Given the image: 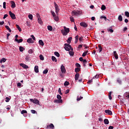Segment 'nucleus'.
I'll list each match as a JSON object with an SVG mask.
<instances>
[{
  "label": "nucleus",
  "instance_id": "f257e3e1",
  "mask_svg": "<svg viewBox=\"0 0 129 129\" xmlns=\"http://www.w3.org/2000/svg\"><path fill=\"white\" fill-rule=\"evenodd\" d=\"M70 32V29L69 28L66 27V26H63V29L60 31L63 36H67L68 34Z\"/></svg>",
  "mask_w": 129,
  "mask_h": 129
},
{
  "label": "nucleus",
  "instance_id": "f03ea898",
  "mask_svg": "<svg viewBox=\"0 0 129 129\" xmlns=\"http://www.w3.org/2000/svg\"><path fill=\"white\" fill-rule=\"evenodd\" d=\"M29 100L31 102H32L36 105H39V104L40 103V101L36 99H29Z\"/></svg>",
  "mask_w": 129,
  "mask_h": 129
},
{
  "label": "nucleus",
  "instance_id": "7ed1b4c3",
  "mask_svg": "<svg viewBox=\"0 0 129 129\" xmlns=\"http://www.w3.org/2000/svg\"><path fill=\"white\" fill-rule=\"evenodd\" d=\"M54 8L56 10V15L58 14L59 11H60V9H59L58 5H57V4L54 3Z\"/></svg>",
  "mask_w": 129,
  "mask_h": 129
},
{
  "label": "nucleus",
  "instance_id": "20e7f679",
  "mask_svg": "<svg viewBox=\"0 0 129 129\" xmlns=\"http://www.w3.org/2000/svg\"><path fill=\"white\" fill-rule=\"evenodd\" d=\"M9 15L10 16L11 18H12V19L15 20L16 19V15L12 13L11 11H9Z\"/></svg>",
  "mask_w": 129,
  "mask_h": 129
},
{
  "label": "nucleus",
  "instance_id": "39448f33",
  "mask_svg": "<svg viewBox=\"0 0 129 129\" xmlns=\"http://www.w3.org/2000/svg\"><path fill=\"white\" fill-rule=\"evenodd\" d=\"M60 71H61L62 74H64L65 72H66V70L63 64L60 67Z\"/></svg>",
  "mask_w": 129,
  "mask_h": 129
},
{
  "label": "nucleus",
  "instance_id": "423d86ee",
  "mask_svg": "<svg viewBox=\"0 0 129 129\" xmlns=\"http://www.w3.org/2000/svg\"><path fill=\"white\" fill-rule=\"evenodd\" d=\"M20 66L23 68V69H27L29 68V67L28 66L23 63H20Z\"/></svg>",
  "mask_w": 129,
  "mask_h": 129
},
{
  "label": "nucleus",
  "instance_id": "0eeeda50",
  "mask_svg": "<svg viewBox=\"0 0 129 129\" xmlns=\"http://www.w3.org/2000/svg\"><path fill=\"white\" fill-rule=\"evenodd\" d=\"M80 26L83 27L84 28H86L88 26L87 24L84 22L80 23Z\"/></svg>",
  "mask_w": 129,
  "mask_h": 129
},
{
  "label": "nucleus",
  "instance_id": "6e6552de",
  "mask_svg": "<svg viewBox=\"0 0 129 129\" xmlns=\"http://www.w3.org/2000/svg\"><path fill=\"white\" fill-rule=\"evenodd\" d=\"M11 4L12 5L11 7H12V9L16 8V4L15 3L14 1H11Z\"/></svg>",
  "mask_w": 129,
  "mask_h": 129
},
{
  "label": "nucleus",
  "instance_id": "1a4fd4ad",
  "mask_svg": "<svg viewBox=\"0 0 129 129\" xmlns=\"http://www.w3.org/2000/svg\"><path fill=\"white\" fill-rule=\"evenodd\" d=\"M105 113L108 114L109 115H112V111H111V110H105Z\"/></svg>",
  "mask_w": 129,
  "mask_h": 129
},
{
  "label": "nucleus",
  "instance_id": "9d476101",
  "mask_svg": "<svg viewBox=\"0 0 129 129\" xmlns=\"http://www.w3.org/2000/svg\"><path fill=\"white\" fill-rule=\"evenodd\" d=\"M53 102H54L55 103H62L63 102V100H62V99H57L54 100Z\"/></svg>",
  "mask_w": 129,
  "mask_h": 129
},
{
  "label": "nucleus",
  "instance_id": "9b49d317",
  "mask_svg": "<svg viewBox=\"0 0 129 129\" xmlns=\"http://www.w3.org/2000/svg\"><path fill=\"white\" fill-rule=\"evenodd\" d=\"M112 28V26L110 27V28L107 29V31H108V32H110L111 33H113L114 31Z\"/></svg>",
  "mask_w": 129,
  "mask_h": 129
},
{
  "label": "nucleus",
  "instance_id": "f8f14e48",
  "mask_svg": "<svg viewBox=\"0 0 129 129\" xmlns=\"http://www.w3.org/2000/svg\"><path fill=\"white\" fill-rule=\"evenodd\" d=\"M79 76H80V74L79 73H77L76 74H75V81H78V80H79Z\"/></svg>",
  "mask_w": 129,
  "mask_h": 129
},
{
  "label": "nucleus",
  "instance_id": "ddd939ff",
  "mask_svg": "<svg viewBox=\"0 0 129 129\" xmlns=\"http://www.w3.org/2000/svg\"><path fill=\"white\" fill-rule=\"evenodd\" d=\"M72 14L74 16H78L79 15V12L73 11L72 12Z\"/></svg>",
  "mask_w": 129,
  "mask_h": 129
},
{
  "label": "nucleus",
  "instance_id": "4468645a",
  "mask_svg": "<svg viewBox=\"0 0 129 129\" xmlns=\"http://www.w3.org/2000/svg\"><path fill=\"white\" fill-rule=\"evenodd\" d=\"M34 71H35V72H36V73H39V67H38V66H35Z\"/></svg>",
  "mask_w": 129,
  "mask_h": 129
},
{
  "label": "nucleus",
  "instance_id": "2eb2a0df",
  "mask_svg": "<svg viewBox=\"0 0 129 129\" xmlns=\"http://www.w3.org/2000/svg\"><path fill=\"white\" fill-rule=\"evenodd\" d=\"M48 127H49V128L54 129V125H53V123H50L48 126L46 127V128H48Z\"/></svg>",
  "mask_w": 129,
  "mask_h": 129
},
{
  "label": "nucleus",
  "instance_id": "dca6fc26",
  "mask_svg": "<svg viewBox=\"0 0 129 129\" xmlns=\"http://www.w3.org/2000/svg\"><path fill=\"white\" fill-rule=\"evenodd\" d=\"M113 55L115 59H118V54H117V53H116V51H113Z\"/></svg>",
  "mask_w": 129,
  "mask_h": 129
},
{
  "label": "nucleus",
  "instance_id": "f3484780",
  "mask_svg": "<svg viewBox=\"0 0 129 129\" xmlns=\"http://www.w3.org/2000/svg\"><path fill=\"white\" fill-rule=\"evenodd\" d=\"M27 42L28 43H33L34 41L31 38H29V39H27Z\"/></svg>",
  "mask_w": 129,
  "mask_h": 129
},
{
  "label": "nucleus",
  "instance_id": "a211bd4d",
  "mask_svg": "<svg viewBox=\"0 0 129 129\" xmlns=\"http://www.w3.org/2000/svg\"><path fill=\"white\" fill-rule=\"evenodd\" d=\"M72 37H70L69 38H68V39L67 40V42H68V43L70 44L71 42H72Z\"/></svg>",
  "mask_w": 129,
  "mask_h": 129
},
{
  "label": "nucleus",
  "instance_id": "6ab92c4d",
  "mask_svg": "<svg viewBox=\"0 0 129 129\" xmlns=\"http://www.w3.org/2000/svg\"><path fill=\"white\" fill-rule=\"evenodd\" d=\"M64 46H65L64 47H68V48L72 49V46L70 44H69L68 43H65Z\"/></svg>",
  "mask_w": 129,
  "mask_h": 129
},
{
  "label": "nucleus",
  "instance_id": "aec40b11",
  "mask_svg": "<svg viewBox=\"0 0 129 129\" xmlns=\"http://www.w3.org/2000/svg\"><path fill=\"white\" fill-rule=\"evenodd\" d=\"M75 43L76 44L78 42V41H79V35H77L75 37Z\"/></svg>",
  "mask_w": 129,
  "mask_h": 129
},
{
  "label": "nucleus",
  "instance_id": "412c9836",
  "mask_svg": "<svg viewBox=\"0 0 129 129\" xmlns=\"http://www.w3.org/2000/svg\"><path fill=\"white\" fill-rule=\"evenodd\" d=\"M39 45H40L41 46H43L44 45V43H43V40H39Z\"/></svg>",
  "mask_w": 129,
  "mask_h": 129
},
{
  "label": "nucleus",
  "instance_id": "4be33fe9",
  "mask_svg": "<svg viewBox=\"0 0 129 129\" xmlns=\"http://www.w3.org/2000/svg\"><path fill=\"white\" fill-rule=\"evenodd\" d=\"M64 49L66 51H70L71 50H72V51L73 50V48H69L68 47H64Z\"/></svg>",
  "mask_w": 129,
  "mask_h": 129
},
{
  "label": "nucleus",
  "instance_id": "5701e85b",
  "mask_svg": "<svg viewBox=\"0 0 129 129\" xmlns=\"http://www.w3.org/2000/svg\"><path fill=\"white\" fill-rule=\"evenodd\" d=\"M47 29L49 31H52L53 30V27L51 26H47Z\"/></svg>",
  "mask_w": 129,
  "mask_h": 129
},
{
  "label": "nucleus",
  "instance_id": "b1692460",
  "mask_svg": "<svg viewBox=\"0 0 129 129\" xmlns=\"http://www.w3.org/2000/svg\"><path fill=\"white\" fill-rule=\"evenodd\" d=\"M89 53V51L87 50L86 51L84 52L82 54V56L85 57L87 55V53Z\"/></svg>",
  "mask_w": 129,
  "mask_h": 129
},
{
  "label": "nucleus",
  "instance_id": "393cba45",
  "mask_svg": "<svg viewBox=\"0 0 129 129\" xmlns=\"http://www.w3.org/2000/svg\"><path fill=\"white\" fill-rule=\"evenodd\" d=\"M24 50H25L24 47H23V46L19 47V51H20V52H23V51Z\"/></svg>",
  "mask_w": 129,
  "mask_h": 129
},
{
  "label": "nucleus",
  "instance_id": "a878e982",
  "mask_svg": "<svg viewBox=\"0 0 129 129\" xmlns=\"http://www.w3.org/2000/svg\"><path fill=\"white\" fill-rule=\"evenodd\" d=\"M104 123L105 124H109V120L108 119H104Z\"/></svg>",
  "mask_w": 129,
  "mask_h": 129
},
{
  "label": "nucleus",
  "instance_id": "bb28decb",
  "mask_svg": "<svg viewBox=\"0 0 129 129\" xmlns=\"http://www.w3.org/2000/svg\"><path fill=\"white\" fill-rule=\"evenodd\" d=\"M52 60H53V61H55L56 62H57V58H56V57H55V56H52L51 57Z\"/></svg>",
  "mask_w": 129,
  "mask_h": 129
},
{
  "label": "nucleus",
  "instance_id": "cd10ccee",
  "mask_svg": "<svg viewBox=\"0 0 129 129\" xmlns=\"http://www.w3.org/2000/svg\"><path fill=\"white\" fill-rule=\"evenodd\" d=\"M38 23H39V24L41 25L43 24V21H42L41 18L37 19Z\"/></svg>",
  "mask_w": 129,
  "mask_h": 129
},
{
  "label": "nucleus",
  "instance_id": "c85d7f7f",
  "mask_svg": "<svg viewBox=\"0 0 129 129\" xmlns=\"http://www.w3.org/2000/svg\"><path fill=\"white\" fill-rule=\"evenodd\" d=\"M54 55H56V56L57 57H60V54L57 51L54 52Z\"/></svg>",
  "mask_w": 129,
  "mask_h": 129
},
{
  "label": "nucleus",
  "instance_id": "c756f323",
  "mask_svg": "<svg viewBox=\"0 0 129 129\" xmlns=\"http://www.w3.org/2000/svg\"><path fill=\"white\" fill-rule=\"evenodd\" d=\"M6 61V59L5 58H2L0 60V63H2L3 62H5Z\"/></svg>",
  "mask_w": 129,
  "mask_h": 129
},
{
  "label": "nucleus",
  "instance_id": "7c9ffc66",
  "mask_svg": "<svg viewBox=\"0 0 129 129\" xmlns=\"http://www.w3.org/2000/svg\"><path fill=\"white\" fill-rule=\"evenodd\" d=\"M118 20H119V22H122V16L119 15V17H118Z\"/></svg>",
  "mask_w": 129,
  "mask_h": 129
},
{
  "label": "nucleus",
  "instance_id": "2f4dec72",
  "mask_svg": "<svg viewBox=\"0 0 129 129\" xmlns=\"http://www.w3.org/2000/svg\"><path fill=\"white\" fill-rule=\"evenodd\" d=\"M16 28L19 30V31L20 32L22 31L21 28L20 27V26L18 25H16Z\"/></svg>",
  "mask_w": 129,
  "mask_h": 129
},
{
  "label": "nucleus",
  "instance_id": "473e14b6",
  "mask_svg": "<svg viewBox=\"0 0 129 129\" xmlns=\"http://www.w3.org/2000/svg\"><path fill=\"white\" fill-rule=\"evenodd\" d=\"M81 71V69L79 68H77L75 69V73H78Z\"/></svg>",
  "mask_w": 129,
  "mask_h": 129
},
{
  "label": "nucleus",
  "instance_id": "72a5a7b5",
  "mask_svg": "<svg viewBox=\"0 0 129 129\" xmlns=\"http://www.w3.org/2000/svg\"><path fill=\"white\" fill-rule=\"evenodd\" d=\"M6 29L9 30V32L10 33L12 32L11 29L10 28V27H9L8 26H6Z\"/></svg>",
  "mask_w": 129,
  "mask_h": 129
},
{
  "label": "nucleus",
  "instance_id": "f704fd0d",
  "mask_svg": "<svg viewBox=\"0 0 129 129\" xmlns=\"http://www.w3.org/2000/svg\"><path fill=\"white\" fill-rule=\"evenodd\" d=\"M27 113V111L25 110H22V111H21V114H24Z\"/></svg>",
  "mask_w": 129,
  "mask_h": 129
},
{
  "label": "nucleus",
  "instance_id": "c9c22d12",
  "mask_svg": "<svg viewBox=\"0 0 129 129\" xmlns=\"http://www.w3.org/2000/svg\"><path fill=\"white\" fill-rule=\"evenodd\" d=\"M39 59H40L41 60H44V57L43 56V55L42 54L39 55Z\"/></svg>",
  "mask_w": 129,
  "mask_h": 129
},
{
  "label": "nucleus",
  "instance_id": "e433bc0d",
  "mask_svg": "<svg viewBox=\"0 0 129 129\" xmlns=\"http://www.w3.org/2000/svg\"><path fill=\"white\" fill-rule=\"evenodd\" d=\"M53 17L54 18V19L55 21H56V22L58 21V20H59L58 17H57V16H54Z\"/></svg>",
  "mask_w": 129,
  "mask_h": 129
},
{
  "label": "nucleus",
  "instance_id": "4c0bfd02",
  "mask_svg": "<svg viewBox=\"0 0 129 129\" xmlns=\"http://www.w3.org/2000/svg\"><path fill=\"white\" fill-rule=\"evenodd\" d=\"M98 50H99V52H102V46H101L100 45H98Z\"/></svg>",
  "mask_w": 129,
  "mask_h": 129
},
{
  "label": "nucleus",
  "instance_id": "58836bf2",
  "mask_svg": "<svg viewBox=\"0 0 129 129\" xmlns=\"http://www.w3.org/2000/svg\"><path fill=\"white\" fill-rule=\"evenodd\" d=\"M26 25H27L28 27H30L31 26L30 22L29 21H26Z\"/></svg>",
  "mask_w": 129,
  "mask_h": 129
},
{
  "label": "nucleus",
  "instance_id": "ea45409f",
  "mask_svg": "<svg viewBox=\"0 0 129 129\" xmlns=\"http://www.w3.org/2000/svg\"><path fill=\"white\" fill-rule=\"evenodd\" d=\"M117 83H119V84H122V81H121L120 79H117Z\"/></svg>",
  "mask_w": 129,
  "mask_h": 129
},
{
  "label": "nucleus",
  "instance_id": "a19ab883",
  "mask_svg": "<svg viewBox=\"0 0 129 129\" xmlns=\"http://www.w3.org/2000/svg\"><path fill=\"white\" fill-rule=\"evenodd\" d=\"M69 82L68 81H66L64 82V84H63V85H64V86H68L69 85Z\"/></svg>",
  "mask_w": 129,
  "mask_h": 129
},
{
  "label": "nucleus",
  "instance_id": "79ce46f5",
  "mask_svg": "<svg viewBox=\"0 0 129 129\" xmlns=\"http://www.w3.org/2000/svg\"><path fill=\"white\" fill-rule=\"evenodd\" d=\"M58 93H59V95H62L63 94L61 93V89L60 88H59L58 90Z\"/></svg>",
  "mask_w": 129,
  "mask_h": 129
},
{
  "label": "nucleus",
  "instance_id": "37998d69",
  "mask_svg": "<svg viewBox=\"0 0 129 129\" xmlns=\"http://www.w3.org/2000/svg\"><path fill=\"white\" fill-rule=\"evenodd\" d=\"M124 14H125V16H126V17L129 18V12H125Z\"/></svg>",
  "mask_w": 129,
  "mask_h": 129
},
{
  "label": "nucleus",
  "instance_id": "c03bdc74",
  "mask_svg": "<svg viewBox=\"0 0 129 129\" xmlns=\"http://www.w3.org/2000/svg\"><path fill=\"white\" fill-rule=\"evenodd\" d=\"M106 9V7L104 5H102V7H101V9L102 11H104Z\"/></svg>",
  "mask_w": 129,
  "mask_h": 129
},
{
  "label": "nucleus",
  "instance_id": "a18cd8bd",
  "mask_svg": "<svg viewBox=\"0 0 129 129\" xmlns=\"http://www.w3.org/2000/svg\"><path fill=\"white\" fill-rule=\"evenodd\" d=\"M28 53H29V54H33V49H29L28 51Z\"/></svg>",
  "mask_w": 129,
  "mask_h": 129
},
{
  "label": "nucleus",
  "instance_id": "49530a36",
  "mask_svg": "<svg viewBox=\"0 0 129 129\" xmlns=\"http://www.w3.org/2000/svg\"><path fill=\"white\" fill-rule=\"evenodd\" d=\"M56 98H57L58 100H61V96H60V95H56Z\"/></svg>",
  "mask_w": 129,
  "mask_h": 129
},
{
  "label": "nucleus",
  "instance_id": "de8ad7c7",
  "mask_svg": "<svg viewBox=\"0 0 129 129\" xmlns=\"http://www.w3.org/2000/svg\"><path fill=\"white\" fill-rule=\"evenodd\" d=\"M69 54H70V55L73 56L74 55V51H70Z\"/></svg>",
  "mask_w": 129,
  "mask_h": 129
},
{
  "label": "nucleus",
  "instance_id": "09e8293b",
  "mask_svg": "<svg viewBox=\"0 0 129 129\" xmlns=\"http://www.w3.org/2000/svg\"><path fill=\"white\" fill-rule=\"evenodd\" d=\"M112 94L111 92H109V99L110 100H112V97L111 96V94Z\"/></svg>",
  "mask_w": 129,
  "mask_h": 129
},
{
  "label": "nucleus",
  "instance_id": "8fccbe9b",
  "mask_svg": "<svg viewBox=\"0 0 129 129\" xmlns=\"http://www.w3.org/2000/svg\"><path fill=\"white\" fill-rule=\"evenodd\" d=\"M48 73V70L47 69H46L44 71H43V72H42V73L43 74H47Z\"/></svg>",
  "mask_w": 129,
  "mask_h": 129
},
{
  "label": "nucleus",
  "instance_id": "3c124183",
  "mask_svg": "<svg viewBox=\"0 0 129 129\" xmlns=\"http://www.w3.org/2000/svg\"><path fill=\"white\" fill-rule=\"evenodd\" d=\"M82 99H83V97H80V98L79 97H78V98H77V101H79L81 100H82Z\"/></svg>",
  "mask_w": 129,
  "mask_h": 129
},
{
  "label": "nucleus",
  "instance_id": "603ef678",
  "mask_svg": "<svg viewBox=\"0 0 129 129\" xmlns=\"http://www.w3.org/2000/svg\"><path fill=\"white\" fill-rule=\"evenodd\" d=\"M82 99H83V97H80V98L79 97H78V98H77V101H79L81 100H82Z\"/></svg>",
  "mask_w": 129,
  "mask_h": 129
},
{
  "label": "nucleus",
  "instance_id": "864d4df0",
  "mask_svg": "<svg viewBox=\"0 0 129 129\" xmlns=\"http://www.w3.org/2000/svg\"><path fill=\"white\" fill-rule=\"evenodd\" d=\"M10 100V98L8 97L6 98V102H9Z\"/></svg>",
  "mask_w": 129,
  "mask_h": 129
},
{
  "label": "nucleus",
  "instance_id": "5fc2aeb1",
  "mask_svg": "<svg viewBox=\"0 0 129 129\" xmlns=\"http://www.w3.org/2000/svg\"><path fill=\"white\" fill-rule=\"evenodd\" d=\"M23 41V39H19V40H18V41H16V42H17L18 43H20L22 42Z\"/></svg>",
  "mask_w": 129,
  "mask_h": 129
},
{
  "label": "nucleus",
  "instance_id": "6e6d98bb",
  "mask_svg": "<svg viewBox=\"0 0 129 129\" xmlns=\"http://www.w3.org/2000/svg\"><path fill=\"white\" fill-rule=\"evenodd\" d=\"M29 19L30 20H32L33 19V15H32V14H30L28 16Z\"/></svg>",
  "mask_w": 129,
  "mask_h": 129
},
{
  "label": "nucleus",
  "instance_id": "4d7b16f0",
  "mask_svg": "<svg viewBox=\"0 0 129 129\" xmlns=\"http://www.w3.org/2000/svg\"><path fill=\"white\" fill-rule=\"evenodd\" d=\"M70 20L71 22H75V19H74L73 17H70Z\"/></svg>",
  "mask_w": 129,
  "mask_h": 129
},
{
  "label": "nucleus",
  "instance_id": "13d9d810",
  "mask_svg": "<svg viewBox=\"0 0 129 129\" xmlns=\"http://www.w3.org/2000/svg\"><path fill=\"white\" fill-rule=\"evenodd\" d=\"M100 19H105V20H106V17L105 16H101L100 17Z\"/></svg>",
  "mask_w": 129,
  "mask_h": 129
},
{
  "label": "nucleus",
  "instance_id": "bf43d9fd",
  "mask_svg": "<svg viewBox=\"0 0 129 129\" xmlns=\"http://www.w3.org/2000/svg\"><path fill=\"white\" fill-rule=\"evenodd\" d=\"M31 37L32 38V40H33L34 41H36V38H35L34 35H31Z\"/></svg>",
  "mask_w": 129,
  "mask_h": 129
},
{
  "label": "nucleus",
  "instance_id": "052dcab7",
  "mask_svg": "<svg viewBox=\"0 0 129 129\" xmlns=\"http://www.w3.org/2000/svg\"><path fill=\"white\" fill-rule=\"evenodd\" d=\"M31 113H32V114H35L36 113V110L32 109V110H31Z\"/></svg>",
  "mask_w": 129,
  "mask_h": 129
},
{
  "label": "nucleus",
  "instance_id": "680f3d73",
  "mask_svg": "<svg viewBox=\"0 0 129 129\" xmlns=\"http://www.w3.org/2000/svg\"><path fill=\"white\" fill-rule=\"evenodd\" d=\"M6 2L3 3V8L6 9Z\"/></svg>",
  "mask_w": 129,
  "mask_h": 129
},
{
  "label": "nucleus",
  "instance_id": "e2e57ef3",
  "mask_svg": "<svg viewBox=\"0 0 129 129\" xmlns=\"http://www.w3.org/2000/svg\"><path fill=\"white\" fill-rule=\"evenodd\" d=\"M76 66L77 67H78V68H81V65H80V64H79V63H77L76 64Z\"/></svg>",
  "mask_w": 129,
  "mask_h": 129
},
{
  "label": "nucleus",
  "instance_id": "0e129e2a",
  "mask_svg": "<svg viewBox=\"0 0 129 129\" xmlns=\"http://www.w3.org/2000/svg\"><path fill=\"white\" fill-rule=\"evenodd\" d=\"M51 14H52V16H53V17H56V14H55V13L54 12L51 11Z\"/></svg>",
  "mask_w": 129,
  "mask_h": 129
},
{
  "label": "nucleus",
  "instance_id": "69168bd1",
  "mask_svg": "<svg viewBox=\"0 0 129 129\" xmlns=\"http://www.w3.org/2000/svg\"><path fill=\"white\" fill-rule=\"evenodd\" d=\"M83 40V37L82 36L79 38V41L80 42H82Z\"/></svg>",
  "mask_w": 129,
  "mask_h": 129
},
{
  "label": "nucleus",
  "instance_id": "338daca9",
  "mask_svg": "<svg viewBox=\"0 0 129 129\" xmlns=\"http://www.w3.org/2000/svg\"><path fill=\"white\" fill-rule=\"evenodd\" d=\"M36 17H37V19H40V15L38 14H36Z\"/></svg>",
  "mask_w": 129,
  "mask_h": 129
},
{
  "label": "nucleus",
  "instance_id": "774afa93",
  "mask_svg": "<svg viewBox=\"0 0 129 129\" xmlns=\"http://www.w3.org/2000/svg\"><path fill=\"white\" fill-rule=\"evenodd\" d=\"M82 47V44H80L79 45H78V49H81Z\"/></svg>",
  "mask_w": 129,
  "mask_h": 129
}]
</instances>
